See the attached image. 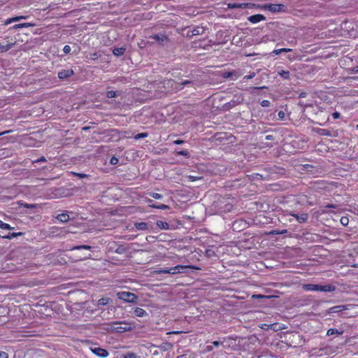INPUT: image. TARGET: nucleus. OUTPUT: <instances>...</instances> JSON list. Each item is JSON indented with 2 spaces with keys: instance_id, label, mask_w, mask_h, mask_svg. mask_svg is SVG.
Listing matches in <instances>:
<instances>
[{
  "instance_id": "4",
  "label": "nucleus",
  "mask_w": 358,
  "mask_h": 358,
  "mask_svg": "<svg viewBox=\"0 0 358 358\" xmlns=\"http://www.w3.org/2000/svg\"><path fill=\"white\" fill-rule=\"evenodd\" d=\"M254 7H259V6H256L254 3H229L228 4V8H231V9H234V8L246 9V8H254Z\"/></svg>"
},
{
  "instance_id": "35",
  "label": "nucleus",
  "mask_w": 358,
  "mask_h": 358,
  "mask_svg": "<svg viewBox=\"0 0 358 358\" xmlns=\"http://www.w3.org/2000/svg\"><path fill=\"white\" fill-rule=\"evenodd\" d=\"M187 178L189 181H192V182L198 180H201L202 178L201 176H192V175L188 176Z\"/></svg>"
},
{
  "instance_id": "38",
  "label": "nucleus",
  "mask_w": 358,
  "mask_h": 358,
  "mask_svg": "<svg viewBox=\"0 0 358 358\" xmlns=\"http://www.w3.org/2000/svg\"><path fill=\"white\" fill-rule=\"evenodd\" d=\"M286 232H287V230H282V231L273 230V231H271L270 234H283Z\"/></svg>"
},
{
  "instance_id": "8",
  "label": "nucleus",
  "mask_w": 358,
  "mask_h": 358,
  "mask_svg": "<svg viewBox=\"0 0 358 358\" xmlns=\"http://www.w3.org/2000/svg\"><path fill=\"white\" fill-rule=\"evenodd\" d=\"M196 268L195 266H182V265H178V266H176L174 267H172V268H169V273L171 274H176V273H182V270L185 269V268Z\"/></svg>"
},
{
  "instance_id": "46",
  "label": "nucleus",
  "mask_w": 358,
  "mask_h": 358,
  "mask_svg": "<svg viewBox=\"0 0 358 358\" xmlns=\"http://www.w3.org/2000/svg\"><path fill=\"white\" fill-rule=\"evenodd\" d=\"M0 358H8V355L6 352L0 351Z\"/></svg>"
},
{
  "instance_id": "5",
  "label": "nucleus",
  "mask_w": 358,
  "mask_h": 358,
  "mask_svg": "<svg viewBox=\"0 0 358 358\" xmlns=\"http://www.w3.org/2000/svg\"><path fill=\"white\" fill-rule=\"evenodd\" d=\"M90 349L94 355L100 357L105 358L109 355L106 350L99 347L92 346Z\"/></svg>"
},
{
  "instance_id": "16",
  "label": "nucleus",
  "mask_w": 358,
  "mask_h": 358,
  "mask_svg": "<svg viewBox=\"0 0 358 358\" xmlns=\"http://www.w3.org/2000/svg\"><path fill=\"white\" fill-rule=\"evenodd\" d=\"M347 308H345V306H342V305H340V306H334V307H331L329 309V313H338V312H341L344 310H346Z\"/></svg>"
},
{
  "instance_id": "60",
  "label": "nucleus",
  "mask_w": 358,
  "mask_h": 358,
  "mask_svg": "<svg viewBox=\"0 0 358 358\" xmlns=\"http://www.w3.org/2000/svg\"><path fill=\"white\" fill-rule=\"evenodd\" d=\"M357 127H358V124H357Z\"/></svg>"
},
{
  "instance_id": "7",
  "label": "nucleus",
  "mask_w": 358,
  "mask_h": 358,
  "mask_svg": "<svg viewBox=\"0 0 358 358\" xmlns=\"http://www.w3.org/2000/svg\"><path fill=\"white\" fill-rule=\"evenodd\" d=\"M196 268L195 266H182V265H178V266H176L174 267H172V268H169V273L171 274H176V273H182V270L185 269V268Z\"/></svg>"
},
{
  "instance_id": "42",
  "label": "nucleus",
  "mask_w": 358,
  "mask_h": 358,
  "mask_svg": "<svg viewBox=\"0 0 358 358\" xmlns=\"http://www.w3.org/2000/svg\"><path fill=\"white\" fill-rule=\"evenodd\" d=\"M157 208L162 209V210H166V209H169V206L166 204H161V205H158L157 206Z\"/></svg>"
},
{
  "instance_id": "30",
  "label": "nucleus",
  "mask_w": 358,
  "mask_h": 358,
  "mask_svg": "<svg viewBox=\"0 0 358 358\" xmlns=\"http://www.w3.org/2000/svg\"><path fill=\"white\" fill-rule=\"evenodd\" d=\"M341 223L343 226H347L349 223V219L348 217L343 216L341 218Z\"/></svg>"
},
{
  "instance_id": "15",
  "label": "nucleus",
  "mask_w": 358,
  "mask_h": 358,
  "mask_svg": "<svg viewBox=\"0 0 358 358\" xmlns=\"http://www.w3.org/2000/svg\"><path fill=\"white\" fill-rule=\"evenodd\" d=\"M157 227L160 229L163 230H169L170 229V225L168 222L163 220H158L156 222Z\"/></svg>"
},
{
  "instance_id": "58",
  "label": "nucleus",
  "mask_w": 358,
  "mask_h": 358,
  "mask_svg": "<svg viewBox=\"0 0 358 358\" xmlns=\"http://www.w3.org/2000/svg\"><path fill=\"white\" fill-rule=\"evenodd\" d=\"M327 208H334V206L333 205H328L327 206Z\"/></svg>"
},
{
  "instance_id": "31",
  "label": "nucleus",
  "mask_w": 358,
  "mask_h": 358,
  "mask_svg": "<svg viewBox=\"0 0 358 358\" xmlns=\"http://www.w3.org/2000/svg\"><path fill=\"white\" fill-rule=\"evenodd\" d=\"M116 96H117V93L115 91L110 90V91H108L106 92V96L108 98H113V97H115Z\"/></svg>"
},
{
  "instance_id": "39",
  "label": "nucleus",
  "mask_w": 358,
  "mask_h": 358,
  "mask_svg": "<svg viewBox=\"0 0 358 358\" xmlns=\"http://www.w3.org/2000/svg\"><path fill=\"white\" fill-rule=\"evenodd\" d=\"M118 162H119V159L116 157H111V159L110 160V163L113 165L117 164L118 163Z\"/></svg>"
},
{
  "instance_id": "44",
  "label": "nucleus",
  "mask_w": 358,
  "mask_h": 358,
  "mask_svg": "<svg viewBox=\"0 0 358 358\" xmlns=\"http://www.w3.org/2000/svg\"><path fill=\"white\" fill-rule=\"evenodd\" d=\"M124 358H136V355L133 352H129L124 356Z\"/></svg>"
},
{
  "instance_id": "12",
  "label": "nucleus",
  "mask_w": 358,
  "mask_h": 358,
  "mask_svg": "<svg viewBox=\"0 0 358 358\" xmlns=\"http://www.w3.org/2000/svg\"><path fill=\"white\" fill-rule=\"evenodd\" d=\"M134 227L137 230L146 231L149 228V224L146 222H135Z\"/></svg>"
},
{
  "instance_id": "24",
  "label": "nucleus",
  "mask_w": 358,
  "mask_h": 358,
  "mask_svg": "<svg viewBox=\"0 0 358 358\" xmlns=\"http://www.w3.org/2000/svg\"><path fill=\"white\" fill-rule=\"evenodd\" d=\"M342 334H343V331H339L336 329H328V331L327 332V336H331V335H334V334L341 335Z\"/></svg>"
},
{
  "instance_id": "11",
  "label": "nucleus",
  "mask_w": 358,
  "mask_h": 358,
  "mask_svg": "<svg viewBox=\"0 0 358 358\" xmlns=\"http://www.w3.org/2000/svg\"><path fill=\"white\" fill-rule=\"evenodd\" d=\"M134 313L136 317H143L148 315V313L143 308L136 307L134 309Z\"/></svg>"
},
{
  "instance_id": "50",
  "label": "nucleus",
  "mask_w": 358,
  "mask_h": 358,
  "mask_svg": "<svg viewBox=\"0 0 358 358\" xmlns=\"http://www.w3.org/2000/svg\"><path fill=\"white\" fill-rule=\"evenodd\" d=\"M182 143H183V141H182V140H176L173 141V143L176 145H180V144H182Z\"/></svg>"
},
{
  "instance_id": "2",
  "label": "nucleus",
  "mask_w": 358,
  "mask_h": 358,
  "mask_svg": "<svg viewBox=\"0 0 358 358\" xmlns=\"http://www.w3.org/2000/svg\"><path fill=\"white\" fill-rule=\"evenodd\" d=\"M117 297L127 303H135L137 302L138 296L129 292H118L116 294Z\"/></svg>"
},
{
  "instance_id": "20",
  "label": "nucleus",
  "mask_w": 358,
  "mask_h": 358,
  "mask_svg": "<svg viewBox=\"0 0 358 358\" xmlns=\"http://www.w3.org/2000/svg\"><path fill=\"white\" fill-rule=\"evenodd\" d=\"M33 26H34V24L31 23L25 22V23H20V24H15L12 28L13 29H21V28H27V27H33Z\"/></svg>"
},
{
  "instance_id": "33",
  "label": "nucleus",
  "mask_w": 358,
  "mask_h": 358,
  "mask_svg": "<svg viewBox=\"0 0 358 358\" xmlns=\"http://www.w3.org/2000/svg\"><path fill=\"white\" fill-rule=\"evenodd\" d=\"M153 38L157 41H164L167 39V38L165 36L159 35V34L155 35Z\"/></svg>"
},
{
  "instance_id": "29",
  "label": "nucleus",
  "mask_w": 358,
  "mask_h": 358,
  "mask_svg": "<svg viewBox=\"0 0 358 358\" xmlns=\"http://www.w3.org/2000/svg\"><path fill=\"white\" fill-rule=\"evenodd\" d=\"M81 249L90 250L91 246L86 245H81L75 246L72 248V250H81Z\"/></svg>"
},
{
  "instance_id": "47",
  "label": "nucleus",
  "mask_w": 358,
  "mask_h": 358,
  "mask_svg": "<svg viewBox=\"0 0 358 358\" xmlns=\"http://www.w3.org/2000/svg\"><path fill=\"white\" fill-rule=\"evenodd\" d=\"M341 116L340 113L338 112H334L333 114H332V117H334V119H338Z\"/></svg>"
},
{
  "instance_id": "25",
  "label": "nucleus",
  "mask_w": 358,
  "mask_h": 358,
  "mask_svg": "<svg viewBox=\"0 0 358 358\" xmlns=\"http://www.w3.org/2000/svg\"><path fill=\"white\" fill-rule=\"evenodd\" d=\"M0 228L6 230H10L13 229V227H12L10 224L3 222L1 220H0Z\"/></svg>"
},
{
  "instance_id": "40",
  "label": "nucleus",
  "mask_w": 358,
  "mask_h": 358,
  "mask_svg": "<svg viewBox=\"0 0 358 358\" xmlns=\"http://www.w3.org/2000/svg\"><path fill=\"white\" fill-rule=\"evenodd\" d=\"M261 106L262 107H268L270 106V101L268 100H263L261 102Z\"/></svg>"
},
{
  "instance_id": "3",
  "label": "nucleus",
  "mask_w": 358,
  "mask_h": 358,
  "mask_svg": "<svg viewBox=\"0 0 358 358\" xmlns=\"http://www.w3.org/2000/svg\"><path fill=\"white\" fill-rule=\"evenodd\" d=\"M261 8L265 10H268L273 13H276L284 11L285 9V6L281 3H268L264 4L261 7Z\"/></svg>"
},
{
  "instance_id": "41",
  "label": "nucleus",
  "mask_w": 358,
  "mask_h": 358,
  "mask_svg": "<svg viewBox=\"0 0 358 358\" xmlns=\"http://www.w3.org/2000/svg\"><path fill=\"white\" fill-rule=\"evenodd\" d=\"M71 48L68 45H65L63 48V51L65 54L69 53L71 52Z\"/></svg>"
},
{
  "instance_id": "52",
  "label": "nucleus",
  "mask_w": 358,
  "mask_h": 358,
  "mask_svg": "<svg viewBox=\"0 0 358 358\" xmlns=\"http://www.w3.org/2000/svg\"><path fill=\"white\" fill-rule=\"evenodd\" d=\"M253 297L257 298V299H262V298H264L265 296L263 295L258 294V295H253Z\"/></svg>"
},
{
  "instance_id": "27",
  "label": "nucleus",
  "mask_w": 358,
  "mask_h": 358,
  "mask_svg": "<svg viewBox=\"0 0 358 358\" xmlns=\"http://www.w3.org/2000/svg\"><path fill=\"white\" fill-rule=\"evenodd\" d=\"M234 75H236V73L235 71L225 72L223 74V77L225 78H231ZM237 78H238V76H236V77L234 78L233 79L235 80Z\"/></svg>"
},
{
  "instance_id": "43",
  "label": "nucleus",
  "mask_w": 358,
  "mask_h": 358,
  "mask_svg": "<svg viewBox=\"0 0 358 358\" xmlns=\"http://www.w3.org/2000/svg\"><path fill=\"white\" fill-rule=\"evenodd\" d=\"M178 155L188 157L189 152L187 150H181V151L178 152Z\"/></svg>"
},
{
  "instance_id": "57",
  "label": "nucleus",
  "mask_w": 358,
  "mask_h": 358,
  "mask_svg": "<svg viewBox=\"0 0 358 358\" xmlns=\"http://www.w3.org/2000/svg\"><path fill=\"white\" fill-rule=\"evenodd\" d=\"M38 161L40 162H44L45 161V159L44 157H42L41 159H40Z\"/></svg>"
},
{
  "instance_id": "34",
  "label": "nucleus",
  "mask_w": 358,
  "mask_h": 358,
  "mask_svg": "<svg viewBox=\"0 0 358 358\" xmlns=\"http://www.w3.org/2000/svg\"><path fill=\"white\" fill-rule=\"evenodd\" d=\"M148 136V134L147 133H140V134H136L135 136H134V138L136 140H138L140 138H145Z\"/></svg>"
},
{
  "instance_id": "36",
  "label": "nucleus",
  "mask_w": 358,
  "mask_h": 358,
  "mask_svg": "<svg viewBox=\"0 0 358 358\" xmlns=\"http://www.w3.org/2000/svg\"><path fill=\"white\" fill-rule=\"evenodd\" d=\"M170 271L169 268H161L157 271H156L157 273L162 274V273H169Z\"/></svg>"
},
{
  "instance_id": "9",
  "label": "nucleus",
  "mask_w": 358,
  "mask_h": 358,
  "mask_svg": "<svg viewBox=\"0 0 358 358\" xmlns=\"http://www.w3.org/2000/svg\"><path fill=\"white\" fill-rule=\"evenodd\" d=\"M73 74L72 69H62L58 73V77L59 79H66L71 77Z\"/></svg>"
},
{
  "instance_id": "1",
  "label": "nucleus",
  "mask_w": 358,
  "mask_h": 358,
  "mask_svg": "<svg viewBox=\"0 0 358 358\" xmlns=\"http://www.w3.org/2000/svg\"><path fill=\"white\" fill-rule=\"evenodd\" d=\"M132 328V324L126 322H115L110 324V329L117 333L129 331Z\"/></svg>"
},
{
  "instance_id": "19",
  "label": "nucleus",
  "mask_w": 358,
  "mask_h": 358,
  "mask_svg": "<svg viewBox=\"0 0 358 358\" xmlns=\"http://www.w3.org/2000/svg\"><path fill=\"white\" fill-rule=\"evenodd\" d=\"M125 51L126 48L124 47L115 48L113 49V53L114 54V55L119 57L124 55Z\"/></svg>"
},
{
  "instance_id": "32",
  "label": "nucleus",
  "mask_w": 358,
  "mask_h": 358,
  "mask_svg": "<svg viewBox=\"0 0 358 358\" xmlns=\"http://www.w3.org/2000/svg\"><path fill=\"white\" fill-rule=\"evenodd\" d=\"M150 196L155 199H162L163 196L159 193L152 192L150 194Z\"/></svg>"
},
{
  "instance_id": "51",
  "label": "nucleus",
  "mask_w": 358,
  "mask_h": 358,
  "mask_svg": "<svg viewBox=\"0 0 358 358\" xmlns=\"http://www.w3.org/2000/svg\"><path fill=\"white\" fill-rule=\"evenodd\" d=\"M254 76H255V74H252V75H249V76H245L244 77V79L248 80V79H250V78H253Z\"/></svg>"
},
{
  "instance_id": "18",
  "label": "nucleus",
  "mask_w": 358,
  "mask_h": 358,
  "mask_svg": "<svg viewBox=\"0 0 358 358\" xmlns=\"http://www.w3.org/2000/svg\"><path fill=\"white\" fill-rule=\"evenodd\" d=\"M56 218L60 222H63V223H65V222H67L70 217H69V215L66 213H61V214H59Z\"/></svg>"
},
{
  "instance_id": "23",
  "label": "nucleus",
  "mask_w": 358,
  "mask_h": 358,
  "mask_svg": "<svg viewBox=\"0 0 358 358\" xmlns=\"http://www.w3.org/2000/svg\"><path fill=\"white\" fill-rule=\"evenodd\" d=\"M110 301V299L109 298H101V299H99L97 301V305L98 306H106L107 304L109 303V302Z\"/></svg>"
},
{
  "instance_id": "48",
  "label": "nucleus",
  "mask_w": 358,
  "mask_h": 358,
  "mask_svg": "<svg viewBox=\"0 0 358 358\" xmlns=\"http://www.w3.org/2000/svg\"><path fill=\"white\" fill-rule=\"evenodd\" d=\"M148 202L150 203H149V206H150V207L157 208V206L158 205L151 203H152V200H150H150L148 201Z\"/></svg>"
},
{
  "instance_id": "56",
  "label": "nucleus",
  "mask_w": 358,
  "mask_h": 358,
  "mask_svg": "<svg viewBox=\"0 0 358 358\" xmlns=\"http://www.w3.org/2000/svg\"><path fill=\"white\" fill-rule=\"evenodd\" d=\"M266 138L267 140H271V139H272V136L268 135V136H267L266 137Z\"/></svg>"
},
{
  "instance_id": "22",
  "label": "nucleus",
  "mask_w": 358,
  "mask_h": 358,
  "mask_svg": "<svg viewBox=\"0 0 358 358\" xmlns=\"http://www.w3.org/2000/svg\"><path fill=\"white\" fill-rule=\"evenodd\" d=\"M290 51H292V49H289V48L275 49L271 52V54L275 55H278L282 52H288Z\"/></svg>"
},
{
  "instance_id": "59",
  "label": "nucleus",
  "mask_w": 358,
  "mask_h": 358,
  "mask_svg": "<svg viewBox=\"0 0 358 358\" xmlns=\"http://www.w3.org/2000/svg\"><path fill=\"white\" fill-rule=\"evenodd\" d=\"M180 89H181V87H180V88H178L177 87H175V90H180Z\"/></svg>"
},
{
  "instance_id": "21",
  "label": "nucleus",
  "mask_w": 358,
  "mask_h": 358,
  "mask_svg": "<svg viewBox=\"0 0 358 358\" xmlns=\"http://www.w3.org/2000/svg\"><path fill=\"white\" fill-rule=\"evenodd\" d=\"M278 75L285 80H289L290 77V73L288 71L280 70L278 71Z\"/></svg>"
},
{
  "instance_id": "26",
  "label": "nucleus",
  "mask_w": 358,
  "mask_h": 358,
  "mask_svg": "<svg viewBox=\"0 0 358 358\" xmlns=\"http://www.w3.org/2000/svg\"><path fill=\"white\" fill-rule=\"evenodd\" d=\"M88 57L90 59L95 60L101 57V54L99 52H90Z\"/></svg>"
},
{
  "instance_id": "17",
  "label": "nucleus",
  "mask_w": 358,
  "mask_h": 358,
  "mask_svg": "<svg viewBox=\"0 0 358 358\" xmlns=\"http://www.w3.org/2000/svg\"><path fill=\"white\" fill-rule=\"evenodd\" d=\"M335 290V287L331 285H320V292H330Z\"/></svg>"
},
{
  "instance_id": "28",
  "label": "nucleus",
  "mask_w": 358,
  "mask_h": 358,
  "mask_svg": "<svg viewBox=\"0 0 358 358\" xmlns=\"http://www.w3.org/2000/svg\"><path fill=\"white\" fill-rule=\"evenodd\" d=\"M22 232L9 233L6 236H4V238L10 239V238H15V237H17V236H22Z\"/></svg>"
},
{
  "instance_id": "13",
  "label": "nucleus",
  "mask_w": 358,
  "mask_h": 358,
  "mask_svg": "<svg viewBox=\"0 0 358 358\" xmlns=\"http://www.w3.org/2000/svg\"><path fill=\"white\" fill-rule=\"evenodd\" d=\"M303 289L306 291L320 292V285L306 284L303 285Z\"/></svg>"
},
{
  "instance_id": "6",
  "label": "nucleus",
  "mask_w": 358,
  "mask_h": 358,
  "mask_svg": "<svg viewBox=\"0 0 358 358\" xmlns=\"http://www.w3.org/2000/svg\"><path fill=\"white\" fill-rule=\"evenodd\" d=\"M4 39L6 41V44L0 43L1 53L7 52L15 44V41H9L8 37L5 38Z\"/></svg>"
},
{
  "instance_id": "55",
  "label": "nucleus",
  "mask_w": 358,
  "mask_h": 358,
  "mask_svg": "<svg viewBox=\"0 0 358 358\" xmlns=\"http://www.w3.org/2000/svg\"><path fill=\"white\" fill-rule=\"evenodd\" d=\"M213 345H214L215 346L217 347V346H219L220 343H219L218 341H214V342H213Z\"/></svg>"
},
{
  "instance_id": "54",
  "label": "nucleus",
  "mask_w": 358,
  "mask_h": 358,
  "mask_svg": "<svg viewBox=\"0 0 358 358\" xmlns=\"http://www.w3.org/2000/svg\"><path fill=\"white\" fill-rule=\"evenodd\" d=\"M78 176L81 178H85L86 176V175L84 173H78Z\"/></svg>"
},
{
  "instance_id": "45",
  "label": "nucleus",
  "mask_w": 358,
  "mask_h": 358,
  "mask_svg": "<svg viewBox=\"0 0 358 358\" xmlns=\"http://www.w3.org/2000/svg\"><path fill=\"white\" fill-rule=\"evenodd\" d=\"M285 114L282 110L279 111L278 113V116L280 120H283L285 117Z\"/></svg>"
},
{
  "instance_id": "53",
  "label": "nucleus",
  "mask_w": 358,
  "mask_h": 358,
  "mask_svg": "<svg viewBox=\"0 0 358 358\" xmlns=\"http://www.w3.org/2000/svg\"><path fill=\"white\" fill-rule=\"evenodd\" d=\"M191 82L189 80H185L183 82L181 83V85H186L187 84H189Z\"/></svg>"
},
{
  "instance_id": "10",
  "label": "nucleus",
  "mask_w": 358,
  "mask_h": 358,
  "mask_svg": "<svg viewBox=\"0 0 358 358\" xmlns=\"http://www.w3.org/2000/svg\"><path fill=\"white\" fill-rule=\"evenodd\" d=\"M266 17L262 14H257L251 15L248 17V21L252 24L258 23L261 21L265 20Z\"/></svg>"
},
{
  "instance_id": "49",
  "label": "nucleus",
  "mask_w": 358,
  "mask_h": 358,
  "mask_svg": "<svg viewBox=\"0 0 358 358\" xmlns=\"http://www.w3.org/2000/svg\"><path fill=\"white\" fill-rule=\"evenodd\" d=\"M12 22H14L13 20H12V17L10 18H8L6 20V21L5 22V24H9Z\"/></svg>"
},
{
  "instance_id": "14",
  "label": "nucleus",
  "mask_w": 358,
  "mask_h": 358,
  "mask_svg": "<svg viewBox=\"0 0 358 358\" xmlns=\"http://www.w3.org/2000/svg\"><path fill=\"white\" fill-rule=\"evenodd\" d=\"M291 215L294 217L299 223H303L306 222L308 219V215L306 213H302L301 215L292 214Z\"/></svg>"
},
{
  "instance_id": "37",
  "label": "nucleus",
  "mask_w": 358,
  "mask_h": 358,
  "mask_svg": "<svg viewBox=\"0 0 358 358\" xmlns=\"http://www.w3.org/2000/svg\"><path fill=\"white\" fill-rule=\"evenodd\" d=\"M27 16L21 15V16H17V17H12V20H13V22H17L20 20L27 19Z\"/></svg>"
}]
</instances>
